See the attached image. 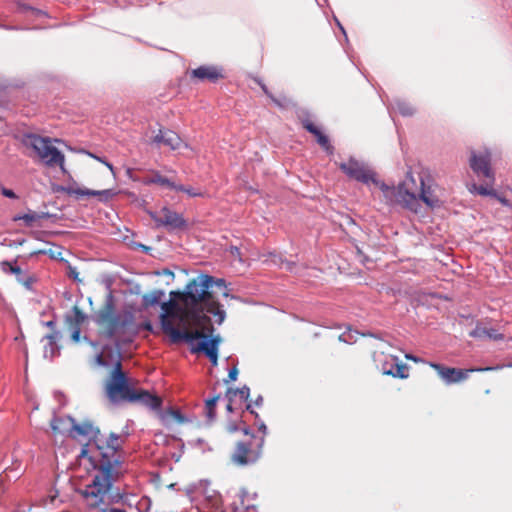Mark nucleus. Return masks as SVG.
<instances>
[{
	"instance_id": "45",
	"label": "nucleus",
	"mask_w": 512,
	"mask_h": 512,
	"mask_svg": "<svg viewBox=\"0 0 512 512\" xmlns=\"http://www.w3.org/2000/svg\"><path fill=\"white\" fill-rule=\"evenodd\" d=\"M78 275H79V273H78V271H77V269H76V268H74V267H69L68 276H69L70 278H73L74 280H78Z\"/></svg>"
},
{
	"instance_id": "20",
	"label": "nucleus",
	"mask_w": 512,
	"mask_h": 512,
	"mask_svg": "<svg viewBox=\"0 0 512 512\" xmlns=\"http://www.w3.org/2000/svg\"><path fill=\"white\" fill-rule=\"evenodd\" d=\"M86 317V314L75 305L71 312L65 315V322L69 327H81Z\"/></svg>"
},
{
	"instance_id": "53",
	"label": "nucleus",
	"mask_w": 512,
	"mask_h": 512,
	"mask_svg": "<svg viewBox=\"0 0 512 512\" xmlns=\"http://www.w3.org/2000/svg\"><path fill=\"white\" fill-rule=\"evenodd\" d=\"M58 425L62 428H65L64 433L67 431L70 433L71 425L69 423H59Z\"/></svg>"
},
{
	"instance_id": "52",
	"label": "nucleus",
	"mask_w": 512,
	"mask_h": 512,
	"mask_svg": "<svg viewBox=\"0 0 512 512\" xmlns=\"http://www.w3.org/2000/svg\"><path fill=\"white\" fill-rule=\"evenodd\" d=\"M405 357H406L407 359H409V360L414 361L415 363H418V362H421V361H422L420 358H418V357H416V356H413V355H410V354H407Z\"/></svg>"
},
{
	"instance_id": "31",
	"label": "nucleus",
	"mask_w": 512,
	"mask_h": 512,
	"mask_svg": "<svg viewBox=\"0 0 512 512\" xmlns=\"http://www.w3.org/2000/svg\"><path fill=\"white\" fill-rule=\"evenodd\" d=\"M18 9L20 12H23V13L30 12L32 15H34L36 17L47 15L44 11H42L40 9H36L34 7H31V6H29L27 4H23V3H18Z\"/></svg>"
},
{
	"instance_id": "9",
	"label": "nucleus",
	"mask_w": 512,
	"mask_h": 512,
	"mask_svg": "<svg viewBox=\"0 0 512 512\" xmlns=\"http://www.w3.org/2000/svg\"><path fill=\"white\" fill-rule=\"evenodd\" d=\"M149 215L157 228L164 227L168 232L182 231L188 228L184 217L167 207H163L160 212H149Z\"/></svg>"
},
{
	"instance_id": "14",
	"label": "nucleus",
	"mask_w": 512,
	"mask_h": 512,
	"mask_svg": "<svg viewBox=\"0 0 512 512\" xmlns=\"http://www.w3.org/2000/svg\"><path fill=\"white\" fill-rule=\"evenodd\" d=\"M76 183L68 186L59 187L58 191L65 192L68 195H76V196H104L105 199L113 196V192L111 189L105 190H91L87 188H79L75 187Z\"/></svg>"
},
{
	"instance_id": "43",
	"label": "nucleus",
	"mask_w": 512,
	"mask_h": 512,
	"mask_svg": "<svg viewBox=\"0 0 512 512\" xmlns=\"http://www.w3.org/2000/svg\"><path fill=\"white\" fill-rule=\"evenodd\" d=\"M193 318H194L195 320H197L198 322H202V321H203V322H206V321H209V317H208V316H206V315H204V314H203V315H201L199 312H195V313H193Z\"/></svg>"
},
{
	"instance_id": "4",
	"label": "nucleus",
	"mask_w": 512,
	"mask_h": 512,
	"mask_svg": "<svg viewBox=\"0 0 512 512\" xmlns=\"http://www.w3.org/2000/svg\"><path fill=\"white\" fill-rule=\"evenodd\" d=\"M93 322L103 329L102 333L107 339H112L132 321V315L116 313L112 293L106 296L104 305L92 315Z\"/></svg>"
},
{
	"instance_id": "32",
	"label": "nucleus",
	"mask_w": 512,
	"mask_h": 512,
	"mask_svg": "<svg viewBox=\"0 0 512 512\" xmlns=\"http://www.w3.org/2000/svg\"><path fill=\"white\" fill-rule=\"evenodd\" d=\"M175 191H181V192H184L186 193L188 196L190 197H202L204 194L192 187H187V186H184V185H181V184H177L176 187H175Z\"/></svg>"
},
{
	"instance_id": "55",
	"label": "nucleus",
	"mask_w": 512,
	"mask_h": 512,
	"mask_svg": "<svg viewBox=\"0 0 512 512\" xmlns=\"http://www.w3.org/2000/svg\"><path fill=\"white\" fill-rule=\"evenodd\" d=\"M495 198L498 199L502 204L508 205V201L504 197H501L499 194L498 197Z\"/></svg>"
},
{
	"instance_id": "18",
	"label": "nucleus",
	"mask_w": 512,
	"mask_h": 512,
	"mask_svg": "<svg viewBox=\"0 0 512 512\" xmlns=\"http://www.w3.org/2000/svg\"><path fill=\"white\" fill-rule=\"evenodd\" d=\"M408 366L404 363L398 362V359L395 358L391 362H386L383 365V372L386 375H391L395 378L406 379L408 377Z\"/></svg>"
},
{
	"instance_id": "25",
	"label": "nucleus",
	"mask_w": 512,
	"mask_h": 512,
	"mask_svg": "<svg viewBox=\"0 0 512 512\" xmlns=\"http://www.w3.org/2000/svg\"><path fill=\"white\" fill-rule=\"evenodd\" d=\"M207 312L215 315L218 318V324H221L226 317V313L222 309L221 304L213 300L207 303Z\"/></svg>"
},
{
	"instance_id": "23",
	"label": "nucleus",
	"mask_w": 512,
	"mask_h": 512,
	"mask_svg": "<svg viewBox=\"0 0 512 512\" xmlns=\"http://www.w3.org/2000/svg\"><path fill=\"white\" fill-rule=\"evenodd\" d=\"M239 396L243 401H248L250 397V388L247 385H244L241 388H228L226 391V398L233 402L235 396Z\"/></svg>"
},
{
	"instance_id": "39",
	"label": "nucleus",
	"mask_w": 512,
	"mask_h": 512,
	"mask_svg": "<svg viewBox=\"0 0 512 512\" xmlns=\"http://www.w3.org/2000/svg\"><path fill=\"white\" fill-rule=\"evenodd\" d=\"M238 369L234 366L229 370L228 378L224 379V383L227 384L229 382H233L237 380Z\"/></svg>"
},
{
	"instance_id": "11",
	"label": "nucleus",
	"mask_w": 512,
	"mask_h": 512,
	"mask_svg": "<svg viewBox=\"0 0 512 512\" xmlns=\"http://www.w3.org/2000/svg\"><path fill=\"white\" fill-rule=\"evenodd\" d=\"M430 367L436 370L441 379L448 385L461 382L468 378V374L470 372H483V371H492L498 370L501 366L495 367H484V368H474V369H459V368H451L446 367L442 364L430 362Z\"/></svg>"
},
{
	"instance_id": "61",
	"label": "nucleus",
	"mask_w": 512,
	"mask_h": 512,
	"mask_svg": "<svg viewBox=\"0 0 512 512\" xmlns=\"http://www.w3.org/2000/svg\"><path fill=\"white\" fill-rule=\"evenodd\" d=\"M105 165L107 166V168H109L111 171H113V165L109 162H105Z\"/></svg>"
},
{
	"instance_id": "12",
	"label": "nucleus",
	"mask_w": 512,
	"mask_h": 512,
	"mask_svg": "<svg viewBox=\"0 0 512 512\" xmlns=\"http://www.w3.org/2000/svg\"><path fill=\"white\" fill-rule=\"evenodd\" d=\"M469 164L472 171L479 177L495 182V172L491 167V152L488 149L482 151H471Z\"/></svg>"
},
{
	"instance_id": "56",
	"label": "nucleus",
	"mask_w": 512,
	"mask_h": 512,
	"mask_svg": "<svg viewBox=\"0 0 512 512\" xmlns=\"http://www.w3.org/2000/svg\"><path fill=\"white\" fill-rule=\"evenodd\" d=\"M226 410L228 412H232L233 411L232 402H230L229 400H228V404L226 406Z\"/></svg>"
},
{
	"instance_id": "28",
	"label": "nucleus",
	"mask_w": 512,
	"mask_h": 512,
	"mask_svg": "<svg viewBox=\"0 0 512 512\" xmlns=\"http://www.w3.org/2000/svg\"><path fill=\"white\" fill-rule=\"evenodd\" d=\"M47 213H36V212H29L23 215H18L14 218V220H23L26 225L31 226L34 222L47 217Z\"/></svg>"
},
{
	"instance_id": "44",
	"label": "nucleus",
	"mask_w": 512,
	"mask_h": 512,
	"mask_svg": "<svg viewBox=\"0 0 512 512\" xmlns=\"http://www.w3.org/2000/svg\"><path fill=\"white\" fill-rule=\"evenodd\" d=\"M238 430H240L239 426L235 423V422H230L228 423L227 425V431L229 433H235L237 432Z\"/></svg>"
},
{
	"instance_id": "29",
	"label": "nucleus",
	"mask_w": 512,
	"mask_h": 512,
	"mask_svg": "<svg viewBox=\"0 0 512 512\" xmlns=\"http://www.w3.org/2000/svg\"><path fill=\"white\" fill-rule=\"evenodd\" d=\"M395 105L396 109L402 116L408 117L415 113V109L412 107V105L405 101L397 100Z\"/></svg>"
},
{
	"instance_id": "41",
	"label": "nucleus",
	"mask_w": 512,
	"mask_h": 512,
	"mask_svg": "<svg viewBox=\"0 0 512 512\" xmlns=\"http://www.w3.org/2000/svg\"><path fill=\"white\" fill-rule=\"evenodd\" d=\"M1 194L7 198H10V199H16L17 198V195L15 194V192L11 189H8L4 186L1 187Z\"/></svg>"
},
{
	"instance_id": "48",
	"label": "nucleus",
	"mask_w": 512,
	"mask_h": 512,
	"mask_svg": "<svg viewBox=\"0 0 512 512\" xmlns=\"http://www.w3.org/2000/svg\"><path fill=\"white\" fill-rule=\"evenodd\" d=\"M281 264H285L286 265V269L289 270V271H294V268L296 266L295 263L289 262V261L282 262Z\"/></svg>"
},
{
	"instance_id": "38",
	"label": "nucleus",
	"mask_w": 512,
	"mask_h": 512,
	"mask_svg": "<svg viewBox=\"0 0 512 512\" xmlns=\"http://www.w3.org/2000/svg\"><path fill=\"white\" fill-rule=\"evenodd\" d=\"M71 330V339L73 342L78 343L81 339V327H69Z\"/></svg>"
},
{
	"instance_id": "62",
	"label": "nucleus",
	"mask_w": 512,
	"mask_h": 512,
	"mask_svg": "<svg viewBox=\"0 0 512 512\" xmlns=\"http://www.w3.org/2000/svg\"><path fill=\"white\" fill-rule=\"evenodd\" d=\"M140 247L142 248V250H144L146 252L149 250V247H147L145 245L140 244Z\"/></svg>"
},
{
	"instance_id": "63",
	"label": "nucleus",
	"mask_w": 512,
	"mask_h": 512,
	"mask_svg": "<svg viewBox=\"0 0 512 512\" xmlns=\"http://www.w3.org/2000/svg\"><path fill=\"white\" fill-rule=\"evenodd\" d=\"M86 449H82L81 456H84L86 454Z\"/></svg>"
},
{
	"instance_id": "49",
	"label": "nucleus",
	"mask_w": 512,
	"mask_h": 512,
	"mask_svg": "<svg viewBox=\"0 0 512 512\" xmlns=\"http://www.w3.org/2000/svg\"><path fill=\"white\" fill-rule=\"evenodd\" d=\"M242 432L245 434V435H249L250 436V439L249 440H252V435H254V433H252L251 429L249 427H244V428H241Z\"/></svg>"
},
{
	"instance_id": "26",
	"label": "nucleus",
	"mask_w": 512,
	"mask_h": 512,
	"mask_svg": "<svg viewBox=\"0 0 512 512\" xmlns=\"http://www.w3.org/2000/svg\"><path fill=\"white\" fill-rule=\"evenodd\" d=\"M164 296V291L154 290L151 293L145 294L142 297V304L145 307L154 306L160 302V299Z\"/></svg>"
},
{
	"instance_id": "42",
	"label": "nucleus",
	"mask_w": 512,
	"mask_h": 512,
	"mask_svg": "<svg viewBox=\"0 0 512 512\" xmlns=\"http://www.w3.org/2000/svg\"><path fill=\"white\" fill-rule=\"evenodd\" d=\"M95 362L97 365L99 366H102V367H108V362L104 359L102 353H99L97 354L96 358H95Z\"/></svg>"
},
{
	"instance_id": "3",
	"label": "nucleus",
	"mask_w": 512,
	"mask_h": 512,
	"mask_svg": "<svg viewBox=\"0 0 512 512\" xmlns=\"http://www.w3.org/2000/svg\"><path fill=\"white\" fill-rule=\"evenodd\" d=\"M160 324L162 330L170 336L172 343L186 342L191 346L192 353L202 352L211 361L212 365H217L219 336L208 337L200 331H180L174 327L171 321L166 319L165 314L160 315Z\"/></svg>"
},
{
	"instance_id": "5",
	"label": "nucleus",
	"mask_w": 512,
	"mask_h": 512,
	"mask_svg": "<svg viewBox=\"0 0 512 512\" xmlns=\"http://www.w3.org/2000/svg\"><path fill=\"white\" fill-rule=\"evenodd\" d=\"M22 144L33 149L46 166H59L62 171H65L64 154L51 145V139L49 137H42L34 133H25L22 137Z\"/></svg>"
},
{
	"instance_id": "46",
	"label": "nucleus",
	"mask_w": 512,
	"mask_h": 512,
	"mask_svg": "<svg viewBox=\"0 0 512 512\" xmlns=\"http://www.w3.org/2000/svg\"><path fill=\"white\" fill-rule=\"evenodd\" d=\"M246 410H247L250 414H252V415L255 417V419H256V420H258V419H259V414H258L255 410H253V409H252V406H251V404H250V403H248V404L246 405Z\"/></svg>"
},
{
	"instance_id": "35",
	"label": "nucleus",
	"mask_w": 512,
	"mask_h": 512,
	"mask_svg": "<svg viewBox=\"0 0 512 512\" xmlns=\"http://www.w3.org/2000/svg\"><path fill=\"white\" fill-rule=\"evenodd\" d=\"M317 142L327 152H329V153L333 152V147L330 144V141H329V139H328V137L326 135L322 134L321 136H319V139H317Z\"/></svg>"
},
{
	"instance_id": "33",
	"label": "nucleus",
	"mask_w": 512,
	"mask_h": 512,
	"mask_svg": "<svg viewBox=\"0 0 512 512\" xmlns=\"http://www.w3.org/2000/svg\"><path fill=\"white\" fill-rule=\"evenodd\" d=\"M302 125L308 132L313 134L317 139H319V136L323 134L309 119L302 120Z\"/></svg>"
},
{
	"instance_id": "6",
	"label": "nucleus",
	"mask_w": 512,
	"mask_h": 512,
	"mask_svg": "<svg viewBox=\"0 0 512 512\" xmlns=\"http://www.w3.org/2000/svg\"><path fill=\"white\" fill-rule=\"evenodd\" d=\"M213 285H216L219 288H227L224 279H216L208 274L199 275L187 284L186 289L182 294L184 301L191 303L192 305H197L202 301L210 300L211 294L209 289Z\"/></svg>"
},
{
	"instance_id": "57",
	"label": "nucleus",
	"mask_w": 512,
	"mask_h": 512,
	"mask_svg": "<svg viewBox=\"0 0 512 512\" xmlns=\"http://www.w3.org/2000/svg\"><path fill=\"white\" fill-rule=\"evenodd\" d=\"M89 155H90V156H92V157H94L95 159H97L98 161H100V162H102V163H104V164H105V162H107L105 159H102V158H100V157L94 156L93 154H90V153H89Z\"/></svg>"
},
{
	"instance_id": "47",
	"label": "nucleus",
	"mask_w": 512,
	"mask_h": 512,
	"mask_svg": "<svg viewBox=\"0 0 512 512\" xmlns=\"http://www.w3.org/2000/svg\"><path fill=\"white\" fill-rule=\"evenodd\" d=\"M258 429H259L260 432H262V434H263L262 437H264L267 434V427H266V425H265V423L263 421L259 422Z\"/></svg>"
},
{
	"instance_id": "7",
	"label": "nucleus",
	"mask_w": 512,
	"mask_h": 512,
	"mask_svg": "<svg viewBox=\"0 0 512 512\" xmlns=\"http://www.w3.org/2000/svg\"><path fill=\"white\" fill-rule=\"evenodd\" d=\"M380 189L384 198L389 204H399L412 211L417 210L418 197L414 192H410L405 184L398 186H389L386 183H380Z\"/></svg>"
},
{
	"instance_id": "30",
	"label": "nucleus",
	"mask_w": 512,
	"mask_h": 512,
	"mask_svg": "<svg viewBox=\"0 0 512 512\" xmlns=\"http://www.w3.org/2000/svg\"><path fill=\"white\" fill-rule=\"evenodd\" d=\"M1 270L6 274H14L19 273V266L17 265V260L8 261L4 260L0 263Z\"/></svg>"
},
{
	"instance_id": "24",
	"label": "nucleus",
	"mask_w": 512,
	"mask_h": 512,
	"mask_svg": "<svg viewBox=\"0 0 512 512\" xmlns=\"http://www.w3.org/2000/svg\"><path fill=\"white\" fill-rule=\"evenodd\" d=\"M493 185L487 180V183L485 185H473V188L471 189V192H476L479 195L482 196H490V197H498V193L495 189H493Z\"/></svg>"
},
{
	"instance_id": "2",
	"label": "nucleus",
	"mask_w": 512,
	"mask_h": 512,
	"mask_svg": "<svg viewBox=\"0 0 512 512\" xmlns=\"http://www.w3.org/2000/svg\"><path fill=\"white\" fill-rule=\"evenodd\" d=\"M106 395L111 403H140L152 411L161 413L163 400L160 396L144 389H135L117 360L105 385Z\"/></svg>"
},
{
	"instance_id": "1",
	"label": "nucleus",
	"mask_w": 512,
	"mask_h": 512,
	"mask_svg": "<svg viewBox=\"0 0 512 512\" xmlns=\"http://www.w3.org/2000/svg\"><path fill=\"white\" fill-rule=\"evenodd\" d=\"M66 422L71 425V436L75 438L78 436L86 437L96 448L97 454L92 461L95 474L92 482L82 490L81 494L88 500L90 507L97 508L105 503V497L112 489L113 484L123 474L122 460L118 451L122 447L124 438L116 433H111L108 437H105L91 421L86 420L78 423L71 416H54L50 424L51 429L54 433L63 434L65 428L58 424Z\"/></svg>"
},
{
	"instance_id": "36",
	"label": "nucleus",
	"mask_w": 512,
	"mask_h": 512,
	"mask_svg": "<svg viewBox=\"0 0 512 512\" xmlns=\"http://www.w3.org/2000/svg\"><path fill=\"white\" fill-rule=\"evenodd\" d=\"M13 457H15L14 462L12 463V466L6 468V473H10L13 471H20L21 468V462L18 459V452L15 450L13 452Z\"/></svg>"
},
{
	"instance_id": "21",
	"label": "nucleus",
	"mask_w": 512,
	"mask_h": 512,
	"mask_svg": "<svg viewBox=\"0 0 512 512\" xmlns=\"http://www.w3.org/2000/svg\"><path fill=\"white\" fill-rule=\"evenodd\" d=\"M144 183L148 184V185L158 184L160 186L167 187L171 190H175V187L177 185L176 183L172 182L167 177L160 175L158 172H155L151 177L146 178Z\"/></svg>"
},
{
	"instance_id": "40",
	"label": "nucleus",
	"mask_w": 512,
	"mask_h": 512,
	"mask_svg": "<svg viewBox=\"0 0 512 512\" xmlns=\"http://www.w3.org/2000/svg\"><path fill=\"white\" fill-rule=\"evenodd\" d=\"M176 305V302L172 300L162 303L161 308L164 311L162 314H165V316H167L169 313V309L176 307ZM166 319L170 321L168 317H166Z\"/></svg>"
},
{
	"instance_id": "19",
	"label": "nucleus",
	"mask_w": 512,
	"mask_h": 512,
	"mask_svg": "<svg viewBox=\"0 0 512 512\" xmlns=\"http://www.w3.org/2000/svg\"><path fill=\"white\" fill-rule=\"evenodd\" d=\"M470 336L473 338H479V339H492V340H503L504 335L502 333H499L494 328H486L481 325H477L471 332Z\"/></svg>"
},
{
	"instance_id": "17",
	"label": "nucleus",
	"mask_w": 512,
	"mask_h": 512,
	"mask_svg": "<svg viewBox=\"0 0 512 512\" xmlns=\"http://www.w3.org/2000/svg\"><path fill=\"white\" fill-rule=\"evenodd\" d=\"M47 340V344L44 345L43 355L44 358L53 360L57 356L60 355V346L58 345V340L60 339V333L55 331L51 334H48L44 337Z\"/></svg>"
},
{
	"instance_id": "51",
	"label": "nucleus",
	"mask_w": 512,
	"mask_h": 512,
	"mask_svg": "<svg viewBox=\"0 0 512 512\" xmlns=\"http://www.w3.org/2000/svg\"><path fill=\"white\" fill-rule=\"evenodd\" d=\"M254 404H255L257 407L262 406V404H263V397H262L261 395H259V396L255 399Z\"/></svg>"
},
{
	"instance_id": "22",
	"label": "nucleus",
	"mask_w": 512,
	"mask_h": 512,
	"mask_svg": "<svg viewBox=\"0 0 512 512\" xmlns=\"http://www.w3.org/2000/svg\"><path fill=\"white\" fill-rule=\"evenodd\" d=\"M14 275L16 280L27 290L33 289V284L36 282V277L33 274H29L19 267V273H14Z\"/></svg>"
},
{
	"instance_id": "59",
	"label": "nucleus",
	"mask_w": 512,
	"mask_h": 512,
	"mask_svg": "<svg viewBox=\"0 0 512 512\" xmlns=\"http://www.w3.org/2000/svg\"><path fill=\"white\" fill-rule=\"evenodd\" d=\"M164 274L174 277V273L172 271L168 270V269L164 270Z\"/></svg>"
},
{
	"instance_id": "27",
	"label": "nucleus",
	"mask_w": 512,
	"mask_h": 512,
	"mask_svg": "<svg viewBox=\"0 0 512 512\" xmlns=\"http://www.w3.org/2000/svg\"><path fill=\"white\" fill-rule=\"evenodd\" d=\"M220 398L219 395H216L212 398H209L205 401V415L209 422H212L216 418V403Z\"/></svg>"
},
{
	"instance_id": "13",
	"label": "nucleus",
	"mask_w": 512,
	"mask_h": 512,
	"mask_svg": "<svg viewBox=\"0 0 512 512\" xmlns=\"http://www.w3.org/2000/svg\"><path fill=\"white\" fill-rule=\"evenodd\" d=\"M191 76L197 78L199 81H208L216 83L219 79L223 78L222 69L217 66L202 65L191 71Z\"/></svg>"
},
{
	"instance_id": "60",
	"label": "nucleus",
	"mask_w": 512,
	"mask_h": 512,
	"mask_svg": "<svg viewBox=\"0 0 512 512\" xmlns=\"http://www.w3.org/2000/svg\"><path fill=\"white\" fill-rule=\"evenodd\" d=\"M119 499H120V497H118V496H112L110 502H118Z\"/></svg>"
},
{
	"instance_id": "34",
	"label": "nucleus",
	"mask_w": 512,
	"mask_h": 512,
	"mask_svg": "<svg viewBox=\"0 0 512 512\" xmlns=\"http://www.w3.org/2000/svg\"><path fill=\"white\" fill-rule=\"evenodd\" d=\"M255 81L258 83V85L261 87L262 91L279 107H283L282 103L276 99L272 93L268 90L267 86L264 84V82L261 79H255Z\"/></svg>"
},
{
	"instance_id": "64",
	"label": "nucleus",
	"mask_w": 512,
	"mask_h": 512,
	"mask_svg": "<svg viewBox=\"0 0 512 512\" xmlns=\"http://www.w3.org/2000/svg\"><path fill=\"white\" fill-rule=\"evenodd\" d=\"M223 296L224 297H228L229 296V293L227 291L223 292Z\"/></svg>"
},
{
	"instance_id": "37",
	"label": "nucleus",
	"mask_w": 512,
	"mask_h": 512,
	"mask_svg": "<svg viewBox=\"0 0 512 512\" xmlns=\"http://www.w3.org/2000/svg\"><path fill=\"white\" fill-rule=\"evenodd\" d=\"M168 413L179 423L186 421L185 416L179 410L170 409Z\"/></svg>"
},
{
	"instance_id": "54",
	"label": "nucleus",
	"mask_w": 512,
	"mask_h": 512,
	"mask_svg": "<svg viewBox=\"0 0 512 512\" xmlns=\"http://www.w3.org/2000/svg\"><path fill=\"white\" fill-rule=\"evenodd\" d=\"M83 340H84V341H86L88 344H90V345H91V346H93V347H96V346H97V343H96V342H94V341H92V340H90L87 336H84V337H83Z\"/></svg>"
},
{
	"instance_id": "8",
	"label": "nucleus",
	"mask_w": 512,
	"mask_h": 512,
	"mask_svg": "<svg viewBox=\"0 0 512 512\" xmlns=\"http://www.w3.org/2000/svg\"><path fill=\"white\" fill-rule=\"evenodd\" d=\"M263 444L264 437L257 438L255 435H252V440L238 442L232 461L241 466L255 463L261 456Z\"/></svg>"
},
{
	"instance_id": "15",
	"label": "nucleus",
	"mask_w": 512,
	"mask_h": 512,
	"mask_svg": "<svg viewBox=\"0 0 512 512\" xmlns=\"http://www.w3.org/2000/svg\"><path fill=\"white\" fill-rule=\"evenodd\" d=\"M153 142L163 144L172 150L180 149L183 145L180 136L172 130H159V133L154 136Z\"/></svg>"
},
{
	"instance_id": "10",
	"label": "nucleus",
	"mask_w": 512,
	"mask_h": 512,
	"mask_svg": "<svg viewBox=\"0 0 512 512\" xmlns=\"http://www.w3.org/2000/svg\"><path fill=\"white\" fill-rule=\"evenodd\" d=\"M339 167L351 179L364 184L372 182L380 187L381 182L376 179V174L366 167L364 163H361L354 158H350L347 162L341 163Z\"/></svg>"
},
{
	"instance_id": "50",
	"label": "nucleus",
	"mask_w": 512,
	"mask_h": 512,
	"mask_svg": "<svg viewBox=\"0 0 512 512\" xmlns=\"http://www.w3.org/2000/svg\"><path fill=\"white\" fill-rule=\"evenodd\" d=\"M101 512H126V511L124 509L111 508V509H102Z\"/></svg>"
},
{
	"instance_id": "58",
	"label": "nucleus",
	"mask_w": 512,
	"mask_h": 512,
	"mask_svg": "<svg viewBox=\"0 0 512 512\" xmlns=\"http://www.w3.org/2000/svg\"><path fill=\"white\" fill-rule=\"evenodd\" d=\"M46 326L50 327V328H53L55 326V322L54 321H48V322H46Z\"/></svg>"
},
{
	"instance_id": "16",
	"label": "nucleus",
	"mask_w": 512,
	"mask_h": 512,
	"mask_svg": "<svg viewBox=\"0 0 512 512\" xmlns=\"http://www.w3.org/2000/svg\"><path fill=\"white\" fill-rule=\"evenodd\" d=\"M429 176H420V184H421V192L419 194V198L428 206L436 207L439 205L440 200L438 196L435 194L432 185H430Z\"/></svg>"
}]
</instances>
